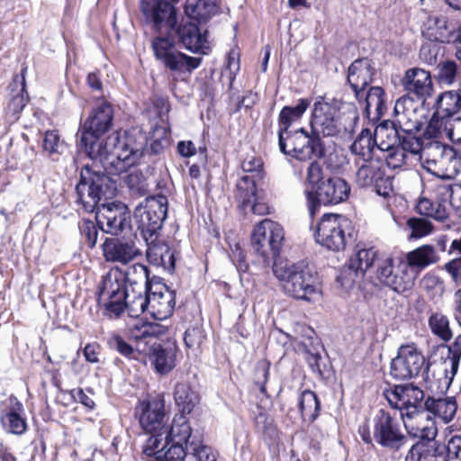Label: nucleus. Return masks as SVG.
Instances as JSON below:
<instances>
[{
    "mask_svg": "<svg viewBox=\"0 0 461 461\" xmlns=\"http://www.w3.org/2000/svg\"><path fill=\"white\" fill-rule=\"evenodd\" d=\"M384 395L389 405L400 411L405 429L411 427L410 420L416 418H429L426 413V399L423 390L413 384L394 385L385 390Z\"/></svg>",
    "mask_w": 461,
    "mask_h": 461,
    "instance_id": "nucleus-5",
    "label": "nucleus"
},
{
    "mask_svg": "<svg viewBox=\"0 0 461 461\" xmlns=\"http://www.w3.org/2000/svg\"><path fill=\"white\" fill-rule=\"evenodd\" d=\"M174 399L183 412L190 413L199 402V394L188 382H179L175 385Z\"/></svg>",
    "mask_w": 461,
    "mask_h": 461,
    "instance_id": "nucleus-42",
    "label": "nucleus"
},
{
    "mask_svg": "<svg viewBox=\"0 0 461 461\" xmlns=\"http://www.w3.org/2000/svg\"><path fill=\"white\" fill-rule=\"evenodd\" d=\"M437 198L453 208L457 215L461 212V185L441 184L436 187Z\"/></svg>",
    "mask_w": 461,
    "mask_h": 461,
    "instance_id": "nucleus-46",
    "label": "nucleus"
},
{
    "mask_svg": "<svg viewBox=\"0 0 461 461\" xmlns=\"http://www.w3.org/2000/svg\"><path fill=\"white\" fill-rule=\"evenodd\" d=\"M313 160L309 164L306 173V181L311 186L310 189H316L318 185L323 180L322 178V167L317 159ZM306 189H309L308 187Z\"/></svg>",
    "mask_w": 461,
    "mask_h": 461,
    "instance_id": "nucleus-61",
    "label": "nucleus"
},
{
    "mask_svg": "<svg viewBox=\"0 0 461 461\" xmlns=\"http://www.w3.org/2000/svg\"><path fill=\"white\" fill-rule=\"evenodd\" d=\"M431 332L444 342L452 338L448 318L441 312H433L428 321Z\"/></svg>",
    "mask_w": 461,
    "mask_h": 461,
    "instance_id": "nucleus-54",
    "label": "nucleus"
},
{
    "mask_svg": "<svg viewBox=\"0 0 461 461\" xmlns=\"http://www.w3.org/2000/svg\"><path fill=\"white\" fill-rule=\"evenodd\" d=\"M428 369L422 353L414 345H404L399 348L397 356L391 361L390 375L402 381L414 378Z\"/></svg>",
    "mask_w": 461,
    "mask_h": 461,
    "instance_id": "nucleus-13",
    "label": "nucleus"
},
{
    "mask_svg": "<svg viewBox=\"0 0 461 461\" xmlns=\"http://www.w3.org/2000/svg\"><path fill=\"white\" fill-rule=\"evenodd\" d=\"M416 210L421 215L439 221H444L448 216L447 208L440 200L438 203H434L431 200L422 197L419 200Z\"/></svg>",
    "mask_w": 461,
    "mask_h": 461,
    "instance_id": "nucleus-50",
    "label": "nucleus"
},
{
    "mask_svg": "<svg viewBox=\"0 0 461 461\" xmlns=\"http://www.w3.org/2000/svg\"><path fill=\"white\" fill-rule=\"evenodd\" d=\"M278 144L281 152L301 161L321 159L324 156L323 140H318L303 128L285 133L278 132Z\"/></svg>",
    "mask_w": 461,
    "mask_h": 461,
    "instance_id": "nucleus-7",
    "label": "nucleus"
},
{
    "mask_svg": "<svg viewBox=\"0 0 461 461\" xmlns=\"http://www.w3.org/2000/svg\"><path fill=\"white\" fill-rule=\"evenodd\" d=\"M135 415L146 432L161 431L167 421L164 402L159 399L141 402L135 409Z\"/></svg>",
    "mask_w": 461,
    "mask_h": 461,
    "instance_id": "nucleus-20",
    "label": "nucleus"
},
{
    "mask_svg": "<svg viewBox=\"0 0 461 461\" xmlns=\"http://www.w3.org/2000/svg\"><path fill=\"white\" fill-rule=\"evenodd\" d=\"M158 234L153 235L152 238H143L147 244L146 257L149 262L154 266H158V262H162L163 253L167 251V244L158 239Z\"/></svg>",
    "mask_w": 461,
    "mask_h": 461,
    "instance_id": "nucleus-55",
    "label": "nucleus"
},
{
    "mask_svg": "<svg viewBox=\"0 0 461 461\" xmlns=\"http://www.w3.org/2000/svg\"><path fill=\"white\" fill-rule=\"evenodd\" d=\"M418 420H427L428 421V424L427 425H424V426H420L419 424H417L416 428H415V431H411V430H409L410 428L408 429H406L409 434L412 435L413 437H419L421 439H427V440H432L435 438V437L437 436V427L434 423V421L432 420V419L430 418V415L429 414V418H417Z\"/></svg>",
    "mask_w": 461,
    "mask_h": 461,
    "instance_id": "nucleus-58",
    "label": "nucleus"
},
{
    "mask_svg": "<svg viewBox=\"0 0 461 461\" xmlns=\"http://www.w3.org/2000/svg\"><path fill=\"white\" fill-rule=\"evenodd\" d=\"M357 164L355 181L359 187H372L375 193L386 197L393 191V180L385 175L384 164L379 159H367Z\"/></svg>",
    "mask_w": 461,
    "mask_h": 461,
    "instance_id": "nucleus-15",
    "label": "nucleus"
},
{
    "mask_svg": "<svg viewBox=\"0 0 461 461\" xmlns=\"http://www.w3.org/2000/svg\"><path fill=\"white\" fill-rule=\"evenodd\" d=\"M164 430L158 432H148L150 434L143 446V454L150 461H161L165 449L170 445Z\"/></svg>",
    "mask_w": 461,
    "mask_h": 461,
    "instance_id": "nucleus-43",
    "label": "nucleus"
},
{
    "mask_svg": "<svg viewBox=\"0 0 461 461\" xmlns=\"http://www.w3.org/2000/svg\"><path fill=\"white\" fill-rule=\"evenodd\" d=\"M164 434L168 438L169 444L176 442L185 444L188 448L192 445L203 440V436L198 430H194L184 415H176L171 425L166 423Z\"/></svg>",
    "mask_w": 461,
    "mask_h": 461,
    "instance_id": "nucleus-24",
    "label": "nucleus"
},
{
    "mask_svg": "<svg viewBox=\"0 0 461 461\" xmlns=\"http://www.w3.org/2000/svg\"><path fill=\"white\" fill-rule=\"evenodd\" d=\"M154 56L166 68L177 75H190L202 63V58L188 56L177 50L168 36H157L151 43Z\"/></svg>",
    "mask_w": 461,
    "mask_h": 461,
    "instance_id": "nucleus-6",
    "label": "nucleus"
},
{
    "mask_svg": "<svg viewBox=\"0 0 461 461\" xmlns=\"http://www.w3.org/2000/svg\"><path fill=\"white\" fill-rule=\"evenodd\" d=\"M311 101L307 98H302L295 106H285L279 113V130L278 132L285 133L290 131L289 128L295 122H299L309 108Z\"/></svg>",
    "mask_w": 461,
    "mask_h": 461,
    "instance_id": "nucleus-40",
    "label": "nucleus"
},
{
    "mask_svg": "<svg viewBox=\"0 0 461 461\" xmlns=\"http://www.w3.org/2000/svg\"><path fill=\"white\" fill-rule=\"evenodd\" d=\"M439 119L441 118L436 116L435 113H433L423 132V136L421 137L425 142L437 140L436 139L441 134L442 122L439 121Z\"/></svg>",
    "mask_w": 461,
    "mask_h": 461,
    "instance_id": "nucleus-64",
    "label": "nucleus"
},
{
    "mask_svg": "<svg viewBox=\"0 0 461 461\" xmlns=\"http://www.w3.org/2000/svg\"><path fill=\"white\" fill-rule=\"evenodd\" d=\"M145 144L144 154L146 155H159L163 153L170 144V131L169 130L161 125H155L147 137Z\"/></svg>",
    "mask_w": 461,
    "mask_h": 461,
    "instance_id": "nucleus-39",
    "label": "nucleus"
},
{
    "mask_svg": "<svg viewBox=\"0 0 461 461\" xmlns=\"http://www.w3.org/2000/svg\"><path fill=\"white\" fill-rule=\"evenodd\" d=\"M461 111V88L441 93L436 99L435 115L441 119L449 118Z\"/></svg>",
    "mask_w": 461,
    "mask_h": 461,
    "instance_id": "nucleus-37",
    "label": "nucleus"
},
{
    "mask_svg": "<svg viewBox=\"0 0 461 461\" xmlns=\"http://www.w3.org/2000/svg\"><path fill=\"white\" fill-rule=\"evenodd\" d=\"M147 141L145 133L132 129L122 138L118 131L106 138L97 137L86 142H79V148L94 162L98 161L104 172L120 175L140 161Z\"/></svg>",
    "mask_w": 461,
    "mask_h": 461,
    "instance_id": "nucleus-1",
    "label": "nucleus"
},
{
    "mask_svg": "<svg viewBox=\"0 0 461 461\" xmlns=\"http://www.w3.org/2000/svg\"><path fill=\"white\" fill-rule=\"evenodd\" d=\"M285 240L283 227L276 221L265 219L257 224L251 234V247L264 262L279 256Z\"/></svg>",
    "mask_w": 461,
    "mask_h": 461,
    "instance_id": "nucleus-9",
    "label": "nucleus"
},
{
    "mask_svg": "<svg viewBox=\"0 0 461 461\" xmlns=\"http://www.w3.org/2000/svg\"><path fill=\"white\" fill-rule=\"evenodd\" d=\"M402 130V121L399 118L393 122L384 121L380 123L374 132L376 148L384 151L398 147Z\"/></svg>",
    "mask_w": 461,
    "mask_h": 461,
    "instance_id": "nucleus-29",
    "label": "nucleus"
},
{
    "mask_svg": "<svg viewBox=\"0 0 461 461\" xmlns=\"http://www.w3.org/2000/svg\"><path fill=\"white\" fill-rule=\"evenodd\" d=\"M376 275L383 284L399 294L409 291L415 278L408 271V265L403 259L388 255L377 258Z\"/></svg>",
    "mask_w": 461,
    "mask_h": 461,
    "instance_id": "nucleus-11",
    "label": "nucleus"
},
{
    "mask_svg": "<svg viewBox=\"0 0 461 461\" xmlns=\"http://www.w3.org/2000/svg\"><path fill=\"white\" fill-rule=\"evenodd\" d=\"M176 34L182 44L192 52L206 54L210 50L206 33H202L194 23H189L179 26Z\"/></svg>",
    "mask_w": 461,
    "mask_h": 461,
    "instance_id": "nucleus-30",
    "label": "nucleus"
},
{
    "mask_svg": "<svg viewBox=\"0 0 461 461\" xmlns=\"http://www.w3.org/2000/svg\"><path fill=\"white\" fill-rule=\"evenodd\" d=\"M95 218L100 228L112 235H118L131 226L130 214L123 205L103 204Z\"/></svg>",
    "mask_w": 461,
    "mask_h": 461,
    "instance_id": "nucleus-22",
    "label": "nucleus"
},
{
    "mask_svg": "<svg viewBox=\"0 0 461 461\" xmlns=\"http://www.w3.org/2000/svg\"><path fill=\"white\" fill-rule=\"evenodd\" d=\"M438 258L433 246L423 245L407 253L405 264L408 265V269L411 268L419 273L427 267L437 263Z\"/></svg>",
    "mask_w": 461,
    "mask_h": 461,
    "instance_id": "nucleus-35",
    "label": "nucleus"
},
{
    "mask_svg": "<svg viewBox=\"0 0 461 461\" xmlns=\"http://www.w3.org/2000/svg\"><path fill=\"white\" fill-rule=\"evenodd\" d=\"M449 147L438 140H430L426 143L420 160L423 161L424 167L428 171L432 174L436 173V168L439 161H441L440 159H442Z\"/></svg>",
    "mask_w": 461,
    "mask_h": 461,
    "instance_id": "nucleus-44",
    "label": "nucleus"
},
{
    "mask_svg": "<svg viewBox=\"0 0 461 461\" xmlns=\"http://www.w3.org/2000/svg\"><path fill=\"white\" fill-rule=\"evenodd\" d=\"M185 12L191 19L206 23L219 12V7L215 0H187Z\"/></svg>",
    "mask_w": 461,
    "mask_h": 461,
    "instance_id": "nucleus-38",
    "label": "nucleus"
},
{
    "mask_svg": "<svg viewBox=\"0 0 461 461\" xmlns=\"http://www.w3.org/2000/svg\"><path fill=\"white\" fill-rule=\"evenodd\" d=\"M106 261L128 264L141 255V251L131 242H122L116 239H106L102 245Z\"/></svg>",
    "mask_w": 461,
    "mask_h": 461,
    "instance_id": "nucleus-26",
    "label": "nucleus"
},
{
    "mask_svg": "<svg viewBox=\"0 0 461 461\" xmlns=\"http://www.w3.org/2000/svg\"><path fill=\"white\" fill-rule=\"evenodd\" d=\"M426 143L423 138L416 136L411 130H407L402 127L399 147L402 149L405 153L410 152L414 155H420V158Z\"/></svg>",
    "mask_w": 461,
    "mask_h": 461,
    "instance_id": "nucleus-52",
    "label": "nucleus"
},
{
    "mask_svg": "<svg viewBox=\"0 0 461 461\" xmlns=\"http://www.w3.org/2000/svg\"><path fill=\"white\" fill-rule=\"evenodd\" d=\"M375 69L368 59H356L348 68V82L355 93L357 99H360L362 92L373 81Z\"/></svg>",
    "mask_w": 461,
    "mask_h": 461,
    "instance_id": "nucleus-25",
    "label": "nucleus"
},
{
    "mask_svg": "<svg viewBox=\"0 0 461 461\" xmlns=\"http://www.w3.org/2000/svg\"><path fill=\"white\" fill-rule=\"evenodd\" d=\"M167 198L165 195L149 196L134 210V217L142 238L158 234L167 213Z\"/></svg>",
    "mask_w": 461,
    "mask_h": 461,
    "instance_id": "nucleus-10",
    "label": "nucleus"
},
{
    "mask_svg": "<svg viewBox=\"0 0 461 461\" xmlns=\"http://www.w3.org/2000/svg\"><path fill=\"white\" fill-rule=\"evenodd\" d=\"M350 221L339 214H325L314 232L315 240L330 250L339 251L346 246L345 229Z\"/></svg>",
    "mask_w": 461,
    "mask_h": 461,
    "instance_id": "nucleus-14",
    "label": "nucleus"
},
{
    "mask_svg": "<svg viewBox=\"0 0 461 461\" xmlns=\"http://www.w3.org/2000/svg\"><path fill=\"white\" fill-rule=\"evenodd\" d=\"M162 333L161 327L157 323L137 321L129 327V337L136 342V349L147 352L149 347L156 342V339Z\"/></svg>",
    "mask_w": 461,
    "mask_h": 461,
    "instance_id": "nucleus-27",
    "label": "nucleus"
},
{
    "mask_svg": "<svg viewBox=\"0 0 461 461\" xmlns=\"http://www.w3.org/2000/svg\"><path fill=\"white\" fill-rule=\"evenodd\" d=\"M141 11L157 31L164 28L169 32L176 25V10L167 0H141Z\"/></svg>",
    "mask_w": 461,
    "mask_h": 461,
    "instance_id": "nucleus-18",
    "label": "nucleus"
},
{
    "mask_svg": "<svg viewBox=\"0 0 461 461\" xmlns=\"http://www.w3.org/2000/svg\"><path fill=\"white\" fill-rule=\"evenodd\" d=\"M81 237L85 239L89 248H94L97 241L98 229L95 223L89 219H82L78 223Z\"/></svg>",
    "mask_w": 461,
    "mask_h": 461,
    "instance_id": "nucleus-56",
    "label": "nucleus"
},
{
    "mask_svg": "<svg viewBox=\"0 0 461 461\" xmlns=\"http://www.w3.org/2000/svg\"><path fill=\"white\" fill-rule=\"evenodd\" d=\"M407 226L411 230V238H421L429 234L432 230L430 221L422 218H411L407 221Z\"/></svg>",
    "mask_w": 461,
    "mask_h": 461,
    "instance_id": "nucleus-59",
    "label": "nucleus"
},
{
    "mask_svg": "<svg viewBox=\"0 0 461 461\" xmlns=\"http://www.w3.org/2000/svg\"><path fill=\"white\" fill-rule=\"evenodd\" d=\"M98 304L104 309V314L110 318L119 317L124 310H127L131 317H139L146 310L149 312V291L140 290L137 294L132 290V294L124 290V298L120 302L122 309L119 312H113L109 306V302L102 300L101 290L97 292Z\"/></svg>",
    "mask_w": 461,
    "mask_h": 461,
    "instance_id": "nucleus-21",
    "label": "nucleus"
},
{
    "mask_svg": "<svg viewBox=\"0 0 461 461\" xmlns=\"http://www.w3.org/2000/svg\"><path fill=\"white\" fill-rule=\"evenodd\" d=\"M110 348L118 351L125 357H130L133 353V347L127 343L120 335L113 334L107 339Z\"/></svg>",
    "mask_w": 461,
    "mask_h": 461,
    "instance_id": "nucleus-62",
    "label": "nucleus"
},
{
    "mask_svg": "<svg viewBox=\"0 0 461 461\" xmlns=\"http://www.w3.org/2000/svg\"><path fill=\"white\" fill-rule=\"evenodd\" d=\"M143 353L149 356L156 372L160 375L169 373L176 366V349L172 347L165 348L154 342Z\"/></svg>",
    "mask_w": 461,
    "mask_h": 461,
    "instance_id": "nucleus-32",
    "label": "nucleus"
},
{
    "mask_svg": "<svg viewBox=\"0 0 461 461\" xmlns=\"http://www.w3.org/2000/svg\"><path fill=\"white\" fill-rule=\"evenodd\" d=\"M365 113L368 118L374 114L373 119L382 117L386 110L384 92L380 86H372L365 97Z\"/></svg>",
    "mask_w": 461,
    "mask_h": 461,
    "instance_id": "nucleus-45",
    "label": "nucleus"
},
{
    "mask_svg": "<svg viewBox=\"0 0 461 461\" xmlns=\"http://www.w3.org/2000/svg\"><path fill=\"white\" fill-rule=\"evenodd\" d=\"M402 85L406 91L422 98L430 95L433 87L429 72L418 68L405 72Z\"/></svg>",
    "mask_w": 461,
    "mask_h": 461,
    "instance_id": "nucleus-31",
    "label": "nucleus"
},
{
    "mask_svg": "<svg viewBox=\"0 0 461 461\" xmlns=\"http://www.w3.org/2000/svg\"><path fill=\"white\" fill-rule=\"evenodd\" d=\"M436 168L435 175L452 177L459 172L461 166L456 151L450 146Z\"/></svg>",
    "mask_w": 461,
    "mask_h": 461,
    "instance_id": "nucleus-53",
    "label": "nucleus"
},
{
    "mask_svg": "<svg viewBox=\"0 0 461 461\" xmlns=\"http://www.w3.org/2000/svg\"><path fill=\"white\" fill-rule=\"evenodd\" d=\"M386 153L384 159L389 167L397 168L405 163L406 154L399 146L394 147L392 150H384Z\"/></svg>",
    "mask_w": 461,
    "mask_h": 461,
    "instance_id": "nucleus-63",
    "label": "nucleus"
},
{
    "mask_svg": "<svg viewBox=\"0 0 461 461\" xmlns=\"http://www.w3.org/2000/svg\"><path fill=\"white\" fill-rule=\"evenodd\" d=\"M96 167L85 165L76 186L77 201L86 212H94L99 203L112 198L116 190L115 183Z\"/></svg>",
    "mask_w": 461,
    "mask_h": 461,
    "instance_id": "nucleus-4",
    "label": "nucleus"
},
{
    "mask_svg": "<svg viewBox=\"0 0 461 461\" xmlns=\"http://www.w3.org/2000/svg\"><path fill=\"white\" fill-rule=\"evenodd\" d=\"M437 81L441 86L457 85L461 88V63L447 59L438 63Z\"/></svg>",
    "mask_w": 461,
    "mask_h": 461,
    "instance_id": "nucleus-41",
    "label": "nucleus"
},
{
    "mask_svg": "<svg viewBox=\"0 0 461 461\" xmlns=\"http://www.w3.org/2000/svg\"><path fill=\"white\" fill-rule=\"evenodd\" d=\"M9 401L11 407L5 414L1 416L2 425L11 434L23 435L28 429L26 419L21 415L23 405L14 396H11Z\"/></svg>",
    "mask_w": 461,
    "mask_h": 461,
    "instance_id": "nucleus-33",
    "label": "nucleus"
},
{
    "mask_svg": "<svg viewBox=\"0 0 461 461\" xmlns=\"http://www.w3.org/2000/svg\"><path fill=\"white\" fill-rule=\"evenodd\" d=\"M420 287L431 300L441 299L446 291L444 280L433 273L424 275Z\"/></svg>",
    "mask_w": 461,
    "mask_h": 461,
    "instance_id": "nucleus-51",
    "label": "nucleus"
},
{
    "mask_svg": "<svg viewBox=\"0 0 461 461\" xmlns=\"http://www.w3.org/2000/svg\"><path fill=\"white\" fill-rule=\"evenodd\" d=\"M26 67H23L21 73L14 77L12 83L9 85L12 98L8 104V110L14 114H17L23 111L26 105L28 95L25 90V73Z\"/></svg>",
    "mask_w": 461,
    "mask_h": 461,
    "instance_id": "nucleus-36",
    "label": "nucleus"
},
{
    "mask_svg": "<svg viewBox=\"0 0 461 461\" xmlns=\"http://www.w3.org/2000/svg\"><path fill=\"white\" fill-rule=\"evenodd\" d=\"M273 272L283 283L284 292L296 300L311 302L320 294L317 278L303 261H275Z\"/></svg>",
    "mask_w": 461,
    "mask_h": 461,
    "instance_id": "nucleus-3",
    "label": "nucleus"
},
{
    "mask_svg": "<svg viewBox=\"0 0 461 461\" xmlns=\"http://www.w3.org/2000/svg\"><path fill=\"white\" fill-rule=\"evenodd\" d=\"M310 126L318 140L337 135L340 131L338 110L326 102L315 103Z\"/></svg>",
    "mask_w": 461,
    "mask_h": 461,
    "instance_id": "nucleus-16",
    "label": "nucleus"
},
{
    "mask_svg": "<svg viewBox=\"0 0 461 461\" xmlns=\"http://www.w3.org/2000/svg\"><path fill=\"white\" fill-rule=\"evenodd\" d=\"M375 147H376L375 136L369 129H363L350 146V151L365 161L372 159L371 156Z\"/></svg>",
    "mask_w": 461,
    "mask_h": 461,
    "instance_id": "nucleus-47",
    "label": "nucleus"
},
{
    "mask_svg": "<svg viewBox=\"0 0 461 461\" xmlns=\"http://www.w3.org/2000/svg\"><path fill=\"white\" fill-rule=\"evenodd\" d=\"M379 258L377 251L374 248L357 250L350 257L348 267L338 276L337 281L346 289L351 288L358 276H363Z\"/></svg>",
    "mask_w": 461,
    "mask_h": 461,
    "instance_id": "nucleus-19",
    "label": "nucleus"
},
{
    "mask_svg": "<svg viewBox=\"0 0 461 461\" xmlns=\"http://www.w3.org/2000/svg\"><path fill=\"white\" fill-rule=\"evenodd\" d=\"M113 110L110 104L103 102L94 107L78 131L79 142L103 136L112 126Z\"/></svg>",
    "mask_w": 461,
    "mask_h": 461,
    "instance_id": "nucleus-17",
    "label": "nucleus"
},
{
    "mask_svg": "<svg viewBox=\"0 0 461 461\" xmlns=\"http://www.w3.org/2000/svg\"><path fill=\"white\" fill-rule=\"evenodd\" d=\"M422 34L430 41L447 43L454 35L448 18L442 14L429 15L422 26Z\"/></svg>",
    "mask_w": 461,
    "mask_h": 461,
    "instance_id": "nucleus-28",
    "label": "nucleus"
},
{
    "mask_svg": "<svg viewBox=\"0 0 461 461\" xmlns=\"http://www.w3.org/2000/svg\"><path fill=\"white\" fill-rule=\"evenodd\" d=\"M350 187L340 177H329L322 180L316 189H306L305 195L311 215L321 204H338L348 199Z\"/></svg>",
    "mask_w": 461,
    "mask_h": 461,
    "instance_id": "nucleus-12",
    "label": "nucleus"
},
{
    "mask_svg": "<svg viewBox=\"0 0 461 461\" xmlns=\"http://www.w3.org/2000/svg\"><path fill=\"white\" fill-rule=\"evenodd\" d=\"M426 413L433 414L442 420L444 423L450 422L457 410V403L454 397L434 398L428 396L426 398Z\"/></svg>",
    "mask_w": 461,
    "mask_h": 461,
    "instance_id": "nucleus-34",
    "label": "nucleus"
},
{
    "mask_svg": "<svg viewBox=\"0 0 461 461\" xmlns=\"http://www.w3.org/2000/svg\"><path fill=\"white\" fill-rule=\"evenodd\" d=\"M164 456H161V461H185L187 454V447L183 444L171 442L170 445L165 449Z\"/></svg>",
    "mask_w": 461,
    "mask_h": 461,
    "instance_id": "nucleus-60",
    "label": "nucleus"
},
{
    "mask_svg": "<svg viewBox=\"0 0 461 461\" xmlns=\"http://www.w3.org/2000/svg\"><path fill=\"white\" fill-rule=\"evenodd\" d=\"M149 313L159 321L169 318L176 305V293L166 285L152 286L149 290Z\"/></svg>",
    "mask_w": 461,
    "mask_h": 461,
    "instance_id": "nucleus-23",
    "label": "nucleus"
},
{
    "mask_svg": "<svg viewBox=\"0 0 461 461\" xmlns=\"http://www.w3.org/2000/svg\"><path fill=\"white\" fill-rule=\"evenodd\" d=\"M298 404L302 418L304 420L312 422L316 420L319 415L320 402L313 392L310 390L302 392L298 399Z\"/></svg>",
    "mask_w": 461,
    "mask_h": 461,
    "instance_id": "nucleus-49",
    "label": "nucleus"
},
{
    "mask_svg": "<svg viewBox=\"0 0 461 461\" xmlns=\"http://www.w3.org/2000/svg\"><path fill=\"white\" fill-rule=\"evenodd\" d=\"M187 454L194 457L195 461H217L215 453L210 447L203 445V440L189 447Z\"/></svg>",
    "mask_w": 461,
    "mask_h": 461,
    "instance_id": "nucleus-57",
    "label": "nucleus"
},
{
    "mask_svg": "<svg viewBox=\"0 0 461 461\" xmlns=\"http://www.w3.org/2000/svg\"><path fill=\"white\" fill-rule=\"evenodd\" d=\"M237 198L240 203V207L247 212L248 204L256 201L257 186L254 176H241L237 182Z\"/></svg>",
    "mask_w": 461,
    "mask_h": 461,
    "instance_id": "nucleus-48",
    "label": "nucleus"
},
{
    "mask_svg": "<svg viewBox=\"0 0 461 461\" xmlns=\"http://www.w3.org/2000/svg\"><path fill=\"white\" fill-rule=\"evenodd\" d=\"M149 271L147 266L136 263L127 267L125 270L119 268L109 271L98 286L101 290L102 300L109 302L113 312H119L122 309L120 302L124 298L125 284L131 286L139 285L143 291H149L150 285Z\"/></svg>",
    "mask_w": 461,
    "mask_h": 461,
    "instance_id": "nucleus-2",
    "label": "nucleus"
},
{
    "mask_svg": "<svg viewBox=\"0 0 461 461\" xmlns=\"http://www.w3.org/2000/svg\"><path fill=\"white\" fill-rule=\"evenodd\" d=\"M372 429L375 441L383 447L398 451L407 443L403 420L395 412L380 409L372 420Z\"/></svg>",
    "mask_w": 461,
    "mask_h": 461,
    "instance_id": "nucleus-8",
    "label": "nucleus"
}]
</instances>
